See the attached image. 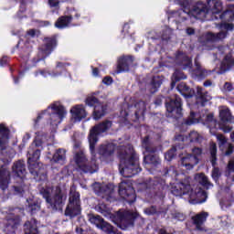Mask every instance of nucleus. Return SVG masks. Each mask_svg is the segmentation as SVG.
<instances>
[{
	"mask_svg": "<svg viewBox=\"0 0 234 234\" xmlns=\"http://www.w3.org/2000/svg\"><path fill=\"white\" fill-rule=\"evenodd\" d=\"M178 5L182 9L177 11L179 21H187L191 17L195 19H207L208 16H212V19H221V21L229 22L234 21V5L222 14V2L218 0H207V4L198 2L195 5V0H178ZM192 5H195L191 10Z\"/></svg>",
	"mask_w": 234,
	"mask_h": 234,
	"instance_id": "obj_1",
	"label": "nucleus"
},
{
	"mask_svg": "<svg viewBox=\"0 0 234 234\" xmlns=\"http://www.w3.org/2000/svg\"><path fill=\"white\" fill-rule=\"evenodd\" d=\"M41 151H43V141L37 137L27 151L29 173L37 182L47 180V166L37 162L41 156Z\"/></svg>",
	"mask_w": 234,
	"mask_h": 234,
	"instance_id": "obj_2",
	"label": "nucleus"
},
{
	"mask_svg": "<svg viewBox=\"0 0 234 234\" xmlns=\"http://www.w3.org/2000/svg\"><path fill=\"white\" fill-rule=\"evenodd\" d=\"M120 160L119 171L124 178H133L134 175L142 172L138 155L134 153V149L131 145L121 146L118 152Z\"/></svg>",
	"mask_w": 234,
	"mask_h": 234,
	"instance_id": "obj_3",
	"label": "nucleus"
},
{
	"mask_svg": "<svg viewBox=\"0 0 234 234\" xmlns=\"http://www.w3.org/2000/svg\"><path fill=\"white\" fill-rule=\"evenodd\" d=\"M40 195L45 198L46 202L49 204V207L53 211H61L63 206H65V200L63 199V193L61 189L54 187H42L40 189Z\"/></svg>",
	"mask_w": 234,
	"mask_h": 234,
	"instance_id": "obj_4",
	"label": "nucleus"
},
{
	"mask_svg": "<svg viewBox=\"0 0 234 234\" xmlns=\"http://www.w3.org/2000/svg\"><path fill=\"white\" fill-rule=\"evenodd\" d=\"M75 164L78 167V171L80 173H96L98 171V165H96V160L92 159L89 162L87 159V155L85 154V151L79 150L75 152L74 154Z\"/></svg>",
	"mask_w": 234,
	"mask_h": 234,
	"instance_id": "obj_5",
	"label": "nucleus"
},
{
	"mask_svg": "<svg viewBox=\"0 0 234 234\" xmlns=\"http://www.w3.org/2000/svg\"><path fill=\"white\" fill-rule=\"evenodd\" d=\"M12 169L13 173L17 176L16 185L13 186L15 195H23L27 187L25 181H23V178L27 176V166L25 165V161L19 160L14 163Z\"/></svg>",
	"mask_w": 234,
	"mask_h": 234,
	"instance_id": "obj_6",
	"label": "nucleus"
},
{
	"mask_svg": "<svg viewBox=\"0 0 234 234\" xmlns=\"http://www.w3.org/2000/svg\"><path fill=\"white\" fill-rule=\"evenodd\" d=\"M112 127V122L104 121L91 128L89 134V144H90V151L91 154H95L96 153V144H98V136L100 134L106 133Z\"/></svg>",
	"mask_w": 234,
	"mask_h": 234,
	"instance_id": "obj_7",
	"label": "nucleus"
},
{
	"mask_svg": "<svg viewBox=\"0 0 234 234\" xmlns=\"http://www.w3.org/2000/svg\"><path fill=\"white\" fill-rule=\"evenodd\" d=\"M81 215V199L79 192L75 190H70L69 204L65 210V216L74 218Z\"/></svg>",
	"mask_w": 234,
	"mask_h": 234,
	"instance_id": "obj_8",
	"label": "nucleus"
},
{
	"mask_svg": "<svg viewBox=\"0 0 234 234\" xmlns=\"http://www.w3.org/2000/svg\"><path fill=\"white\" fill-rule=\"evenodd\" d=\"M166 118L180 120L184 113L182 112V99L178 95L172 97L166 103Z\"/></svg>",
	"mask_w": 234,
	"mask_h": 234,
	"instance_id": "obj_9",
	"label": "nucleus"
},
{
	"mask_svg": "<svg viewBox=\"0 0 234 234\" xmlns=\"http://www.w3.org/2000/svg\"><path fill=\"white\" fill-rule=\"evenodd\" d=\"M145 109V101H138L134 106L128 107L127 111H122L121 114L122 116H124V118H129L130 116V120H132V122H138L140 117L144 116Z\"/></svg>",
	"mask_w": 234,
	"mask_h": 234,
	"instance_id": "obj_10",
	"label": "nucleus"
},
{
	"mask_svg": "<svg viewBox=\"0 0 234 234\" xmlns=\"http://www.w3.org/2000/svg\"><path fill=\"white\" fill-rule=\"evenodd\" d=\"M134 218H136V216L129 210H120L116 214V220L121 229H126L130 228V226H133Z\"/></svg>",
	"mask_w": 234,
	"mask_h": 234,
	"instance_id": "obj_11",
	"label": "nucleus"
},
{
	"mask_svg": "<svg viewBox=\"0 0 234 234\" xmlns=\"http://www.w3.org/2000/svg\"><path fill=\"white\" fill-rule=\"evenodd\" d=\"M43 41L44 44L41 47V50L45 56L38 58H33V63H39V61L45 59L47 56H50V54H52L54 51V48L58 47V38H56V37H47L43 39Z\"/></svg>",
	"mask_w": 234,
	"mask_h": 234,
	"instance_id": "obj_12",
	"label": "nucleus"
},
{
	"mask_svg": "<svg viewBox=\"0 0 234 234\" xmlns=\"http://www.w3.org/2000/svg\"><path fill=\"white\" fill-rule=\"evenodd\" d=\"M220 29L221 31L219 33H207L205 35V39L207 43H215L217 41H220L222 39H225V37L228 36V30H233V25L228 24V23H222L220 24Z\"/></svg>",
	"mask_w": 234,
	"mask_h": 234,
	"instance_id": "obj_13",
	"label": "nucleus"
},
{
	"mask_svg": "<svg viewBox=\"0 0 234 234\" xmlns=\"http://www.w3.org/2000/svg\"><path fill=\"white\" fill-rule=\"evenodd\" d=\"M119 195L126 200L128 204H134L136 202V194L134 193V188L131 184L127 182H122L119 186Z\"/></svg>",
	"mask_w": 234,
	"mask_h": 234,
	"instance_id": "obj_14",
	"label": "nucleus"
},
{
	"mask_svg": "<svg viewBox=\"0 0 234 234\" xmlns=\"http://www.w3.org/2000/svg\"><path fill=\"white\" fill-rule=\"evenodd\" d=\"M92 189L94 193L99 197H101V198H106V200H109V198H112V193H114V185H103L101 183H94L92 185Z\"/></svg>",
	"mask_w": 234,
	"mask_h": 234,
	"instance_id": "obj_15",
	"label": "nucleus"
},
{
	"mask_svg": "<svg viewBox=\"0 0 234 234\" xmlns=\"http://www.w3.org/2000/svg\"><path fill=\"white\" fill-rule=\"evenodd\" d=\"M51 110L53 112L49 115L51 120L50 123H52L53 125H58V123H61V122H63V118H65L67 111L65 110V107L58 103L51 104Z\"/></svg>",
	"mask_w": 234,
	"mask_h": 234,
	"instance_id": "obj_16",
	"label": "nucleus"
},
{
	"mask_svg": "<svg viewBox=\"0 0 234 234\" xmlns=\"http://www.w3.org/2000/svg\"><path fill=\"white\" fill-rule=\"evenodd\" d=\"M133 63H134V57L133 56H123L119 58L115 74H122V72H129L131 67H133Z\"/></svg>",
	"mask_w": 234,
	"mask_h": 234,
	"instance_id": "obj_17",
	"label": "nucleus"
},
{
	"mask_svg": "<svg viewBox=\"0 0 234 234\" xmlns=\"http://www.w3.org/2000/svg\"><path fill=\"white\" fill-rule=\"evenodd\" d=\"M21 224V218L15 214H10L6 217L5 231L6 234H14L17 227Z\"/></svg>",
	"mask_w": 234,
	"mask_h": 234,
	"instance_id": "obj_18",
	"label": "nucleus"
},
{
	"mask_svg": "<svg viewBox=\"0 0 234 234\" xmlns=\"http://www.w3.org/2000/svg\"><path fill=\"white\" fill-rule=\"evenodd\" d=\"M210 162L212 164V178L215 182H218V178H220V169L215 165H217V144H210Z\"/></svg>",
	"mask_w": 234,
	"mask_h": 234,
	"instance_id": "obj_19",
	"label": "nucleus"
},
{
	"mask_svg": "<svg viewBox=\"0 0 234 234\" xmlns=\"http://www.w3.org/2000/svg\"><path fill=\"white\" fill-rule=\"evenodd\" d=\"M175 63L178 67H181L183 70H186V69H191L193 67L191 58L182 51H178L176 54Z\"/></svg>",
	"mask_w": 234,
	"mask_h": 234,
	"instance_id": "obj_20",
	"label": "nucleus"
},
{
	"mask_svg": "<svg viewBox=\"0 0 234 234\" xmlns=\"http://www.w3.org/2000/svg\"><path fill=\"white\" fill-rule=\"evenodd\" d=\"M211 100V95L202 87H197V103L201 107H205L206 103Z\"/></svg>",
	"mask_w": 234,
	"mask_h": 234,
	"instance_id": "obj_21",
	"label": "nucleus"
},
{
	"mask_svg": "<svg viewBox=\"0 0 234 234\" xmlns=\"http://www.w3.org/2000/svg\"><path fill=\"white\" fill-rule=\"evenodd\" d=\"M70 112L75 122H81V120L87 118V111H85V106H83V104L74 106L70 110Z\"/></svg>",
	"mask_w": 234,
	"mask_h": 234,
	"instance_id": "obj_22",
	"label": "nucleus"
},
{
	"mask_svg": "<svg viewBox=\"0 0 234 234\" xmlns=\"http://www.w3.org/2000/svg\"><path fill=\"white\" fill-rule=\"evenodd\" d=\"M207 123H210L212 127H215V129H220L223 133H231L233 127L229 125H222L220 122H218L217 120H215L213 113H209L206 117Z\"/></svg>",
	"mask_w": 234,
	"mask_h": 234,
	"instance_id": "obj_23",
	"label": "nucleus"
},
{
	"mask_svg": "<svg viewBox=\"0 0 234 234\" xmlns=\"http://www.w3.org/2000/svg\"><path fill=\"white\" fill-rule=\"evenodd\" d=\"M191 191V185L189 183H178L172 188V193L176 197H183V195H187Z\"/></svg>",
	"mask_w": 234,
	"mask_h": 234,
	"instance_id": "obj_24",
	"label": "nucleus"
},
{
	"mask_svg": "<svg viewBox=\"0 0 234 234\" xmlns=\"http://www.w3.org/2000/svg\"><path fill=\"white\" fill-rule=\"evenodd\" d=\"M207 217H209V214L207 212H204V211L192 217L193 224H194V226H196V228H197V229H198V231L204 230V227H202V226L204 225V222H206V220H207Z\"/></svg>",
	"mask_w": 234,
	"mask_h": 234,
	"instance_id": "obj_25",
	"label": "nucleus"
},
{
	"mask_svg": "<svg viewBox=\"0 0 234 234\" xmlns=\"http://www.w3.org/2000/svg\"><path fill=\"white\" fill-rule=\"evenodd\" d=\"M10 185V170L2 167L0 169V189L2 191H6L8 186Z\"/></svg>",
	"mask_w": 234,
	"mask_h": 234,
	"instance_id": "obj_26",
	"label": "nucleus"
},
{
	"mask_svg": "<svg viewBox=\"0 0 234 234\" xmlns=\"http://www.w3.org/2000/svg\"><path fill=\"white\" fill-rule=\"evenodd\" d=\"M233 67H234V58H233V55H231V52H229L225 56V58L221 62L219 74H224V72H228V70H231Z\"/></svg>",
	"mask_w": 234,
	"mask_h": 234,
	"instance_id": "obj_27",
	"label": "nucleus"
},
{
	"mask_svg": "<svg viewBox=\"0 0 234 234\" xmlns=\"http://www.w3.org/2000/svg\"><path fill=\"white\" fill-rule=\"evenodd\" d=\"M198 164V157L189 154L181 158V165L186 169H193Z\"/></svg>",
	"mask_w": 234,
	"mask_h": 234,
	"instance_id": "obj_28",
	"label": "nucleus"
},
{
	"mask_svg": "<svg viewBox=\"0 0 234 234\" xmlns=\"http://www.w3.org/2000/svg\"><path fill=\"white\" fill-rule=\"evenodd\" d=\"M189 200L194 202V204H203V202H206L207 200V192L205 190H202V188H199L197 192L196 195L193 196L191 194L188 196Z\"/></svg>",
	"mask_w": 234,
	"mask_h": 234,
	"instance_id": "obj_29",
	"label": "nucleus"
},
{
	"mask_svg": "<svg viewBox=\"0 0 234 234\" xmlns=\"http://www.w3.org/2000/svg\"><path fill=\"white\" fill-rule=\"evenodd\" d=\"M144 213L148 216L156 215L157 217H165V215H167V208L156 207V206H150L144 209Z\"/></svg>",
	"mask_w": 234,
	"mask_h": 234,
	"instance_id": "obj_30",
	"label": "nucleus"
},
{
	"mask_svg": "<svg viewBox=\"0 0 234 234\" xmlns=\"http://www.w3.org/2000/svg\"><path fill=\"white\" fill-rule=\"evenodd\" d=\"M220 125L222 123H234V117L231 115V111L228 108H223L219 111Z\"/></svg>",
	"mask_w": 234,
	"mask_h": 234,
	"instance_id": "obj_31",
	"label": "nucleus"
},
{
	"mask_svg": "<svg viewBox=\"0 0 234 234\" xmlns=\"http://www.w3.org/2000/svg\"><path fill=\"white\" fill-rule=\"evenodd\" d=\"M24 233L39 234V230H37V220L36 218H31L24 224Z\"/></svg>",
	"mask_w": 234,
	"mask_h": 234,
	"instance_id": "obj_32",
	"label": "nucleus"
},
{
	"mask_svg": "<svg viewBox=\"0 0 234 234\" xmlns=\"http://www.w3.org/2000/svg\"><path fill=\"white\" fill-rule=\"evenodd\" d=\"M72 16H62L57 19L55 27L60 30L63 28H69V27H70V23H72Z\"/></svg>",
	"mask_w": 234,
	"mask_h": 234,
	"instance_id": "obj_33",
	"label": "nucleus"
},
{
	"mask_svg": "<svg viewBox=\"0 0 234 234\" xmlns=\"http://www.w3.org/2000/svg\"><path fill=\"white\" fill-rule=\"evenodd\" d=\"M162 83H164V77L154 76L152 78V80H151L150 84H148V87L150 89V92L152 94H154V92H157L158 88L162 86Z\"/></svg>",
	"mask_w": 234,
	"mask_h": 234,
	"instance_id": "obj_34",
	"label": "nucleus"
},
{
	"mask_svg": "<svg viewBox=\"0 0 234 234\" xmlns=\"http://www.w3.org/2000/svg\"><path fill=\"white\" fill-rule=\"evenodd\" d=\"M178 92L182 94V96H185V98H193V95L195 94V90H193L187 84L181 82L176 87Z\"/></svg>",
	"mask_w": 234,
	"mask_h": 234,
	"instance_id": "obj_35",
	"label": "nucleus"
},
{
	"mask_svg": "<svg viewBox=\"0 0 234 234\" xmlns=\"http://www.w3.org/2000/svg\"><path fill=\"white\" fill-rule=\"evenodd\" d=\"M182 80H187V75L180 69H176L172 75L171 89H175V87H176V83H178V81H182Z\"/></svg>",
	"mask_w": 234,
	"mask_h": 234,
	"instance_id": "obj_36",
	"label": "nucleus"
},
{
	"mask_svg": "<svg viewBox=\"0 0 234 234\" xmlns=\"http://www.w3.org/2000/svg\"><path fill=\"white\" fill-rule=\"evenodd\" d=\"M66 153L67 152L65 151V149H58L53 154L52 161L55 164H60L61 165H63V164H65V160H67Z\"/></svg>",
	"mask_w": 234,
	"mask_h": 234,
	"instance_id": "obj_37",
	"label": "nucleus"
},
{
	"mask_svg": "<svg viewBox=\"0 0 234 234\" xmlns=\"http://www.w3.org/2000/svg\"><path fill=\"white\" fill-rule=\"evenodd\" d=\"M142 145L146 153H156V151H158V148L154 145V143L151 141V138L148 135L143 139Z\"/></svg>",
	"mask_w": 234,
	"mask_h": 234,
	"instance_id": "obj_38",
	"label": "nucleus"
},
{
	"mask_svg": "<svg viewBox=\"0 0 234 234\" xmlns=\"http://www.w3.org/2000/svg\"><path fill=\"white\" fill-rule=\"evenodd\" d=\"M27 211L31 215H36V213L41 210V203L37 200L34 199H27Z\"/></svg>",
	"mask_w": 234,
	"mask_h": 234,
	"instance_id": "obj_39",
	"label": "nucleus"
},
{
	"mask_svg": "<svg viewBox=\"0 0 234 234\" xmlns=\"http://www.w3.org/2000/svg\"><path fill=\"white\" fill-rule=\"evenodd\" d=\"M115 149L116 146L114 145V144H102L100 146L99 153L102 156H111V154H114Z\"/></svg>",
	"mask_w": 234,
	"mask_h": 234,
	"instance_id": "obj_40",
	"label": "nucleus"
},
{
	"mask_svg": "<svg viewBox=\"0 0 234 234\" xmlns=\"http://www.w3.org/2000/svg\"><path fill=\"white\" fill-rule=\"evenodd\" d=\"M160 163L161 160L157 154H150L144 157V164H145V165H153V167H156Z\"/></svg>",
	"mask_w": 234,
	"mask_h": 234,
	"instance_id": "obj_41",
	"label": "nucleus"
},
{
	"mask_svg": "<svg viewBox=\"0 0 234 234\" xmlns=\"http://www.w3.org/2000/svg\"><path fill=\"white\" fill-rule=\"evenodd\" d=\"M99 229H101V231H103L105 234H122L118 229L107 221H103Z\"/></svg>",
	"mask_w": 234,
	"mask_h": 234,
	"instance_id": "obj_42",
	"label": "nucleus"
},
{
	"mask_svg": "<svg viewBox=\"0 0 234 234\" xmlns=\"http://www.w3.org/2000/svg\"><path fill=\"white\" fill-rule=\"evenodd\" d=\"M107 111V106L103 103H97L94 107L93 111V118L94 120H100V118H102V116L105 114Z\"/></svg>",
	"mask_w": 234,
	"mask_h": 234,
	"instance_id": "obj_43",
	"label": "nucleus"
},
{
	"mask_svg": "<svg viewBox=\"0 0 234 234\" xmlns=\"http://www.w3.org/2000/svg\"><path fill=\"white\" fill-rule=\"evenodd\" d=\"M196 178L204 189H211V187H213V184L209 182V179L204 174L201 173L197 175Z\"/></svg>",
	"mask_w": 234,
	"mask_h": 234,
	"instance_id": "obj_44",
	"label": "nucleus"
},
{
	"mask_svg": "<svg viewBox=\"0 0 234 234\" xmlns=\"http://www.w3.org/2000/svg\"><path fill=\"white\" fill-rule=\"evenodd\" d=\"M87 217H88L89 222H90V224H94V226H96L99 229L101 227V225L105 221L103 218L96 214H88Z\"/></svg>",
	"mask_w": 234,
	"mask_h": 234,
	"instance_id": "obj_45",
	"label": "nucleus"
},
{
	"mask_svg": "<svg viewBox=\"0 0 234 234\" xmlns=\"http://www.w3.org/2000/svg\"><path fill=\"white\" fill-rule=\"evenodd\" d=\"M188 140L192 144H201L203 137L197 132L192 131V132H190V133L188 135Z\"/></svg>",
	"mask_w": 234,
	"mask_h": 234,
	"instance_id": "obj_46",
	"label": "nucleus"
},
{
	"mask_svg": "<svg viewBox=\"0 0 234 234\" xmlns=\"http://www.w3.org/2000/svg\"><path fill=\"white\" fill-rule=\"evenodd\" d=\"M183 123L185 125H193L195 123H198V118L197 117V113L195 112H191L190 115L184 120Z\"/></svg>",
	"mask_w": 234,
	"mask_h": 234,
	"instance_id": "obj_47",
	"label": "nucleus"
},
{
	"mask_svg": "<svg viewBox=\"0 0 234 234\" xmlns=\"http://www.w3.org/2000/svg\"><path fill=\"white\" fill-rule=\"evenodd\" d=\"M95 210H97L98 213H101L104 217H107L109 215V207L104 203H99L95 206Z\"/></svg>",
	"mask_w": 234,
	"mask_h": 234,
	"instance_id": "obj_48",
	"label": "nucleus"
},
{
	"mask_svg": "<svg viewBox=\"0 0 234 234\" xmlns=\"http://www.w3.org/2000/svg\"><path fill=\"white\" fill-rule=\"evenodd\" d=\"M171 217L174 220H176L177 222H184V220H186V214L178 210L172 211Z\"/></svg>",
	"mask_w": 234,
	"mask_h": 234,
	"instance_id": "obj_49",
	"label": "nucleus"
},
{
	"mask_svg": "<svg viewBox=\"0 0 234 234\" xmlns=\"http://www.w3.org/2000/svg\"><path fill=\"white\" fill-rule=\"evenodd\" d=\"M151 185L153 186L154 189H155V191L157 190L160 193H162V191L166 187L165 182H160V180H154L153 183H151Z\"/></svg>",
	"mask_w": 234,
	"mask_h": 234,
	"instance_id": "obj_50",
	"label": "nucleus"
},
{
	"mask_svg": "<svg viewBox=\"0 0 234 234\" xmlns=\"http://www.w3.org/2000/svg\"><path fill=\"white\" fill-rule=\"evenodd\" d=\"M39 74L41 76H43L44 78H47V76H52L53 78H56L58 76H61V73H56V72L50 73V72H48V71H47L45 69H39V70L35 72V76L36 77L39 76Z\"/></svg>",
	"mask_w": 234,
	"mask_h": 234,
	"instance_id": "obj_51",
	"label": "nucleus"
},
{
	"mask_svg": "<svg viewBox=\"0 0 234 234\" xmlns=\"http://www.w3.org/2000/svg\"><path fill=\"white\" fill-rule=\"evenodd\" d=\"M85 103L89 107H96L98 103H101V102H98V98H95L94 95H90L86 98Z\"/></svg>",
	"mask_w": 234,
	"mask_h": 234,
	"instance_id": "obj_52",
	"label": "nucleus"
},
{
	"mask_svg": "<svg viewBox=\"0 0 234 234\" xmlns=\"http://www.w3.org/2000/svg\"><path fill=\"white\" fill-rule=\"evenodd\" d=\"M176 156V147H172L165 154V160H167V162H171Z\"/></svg>",
	"mask_w": 234,
	"mask_h": 234,
	"instance_id": "obj_53",
	"label": "nucleus"
},
{
	"mask_svg": "<svg viewBox=\"0 0 234 234\" xmlns=\"http://www.w3.org/2000/svg\"><path fill=\"white\" fill-rule=\"evenodd\" d=\"M173 34V31L170 28H166L163 30L161 38L163 41H169L171 39V36Z\"/></svg>",
	"mask_w": 234,
	"mask_h": 234,
	"instance_id": "obj_54",
	"label": "nucleus"
},
{
	"mask_svg": "<svg viewBox=\"0 0 234 234\" xmlns=\"http://www.w3.org/2000/svg\"><path fill=\"white\" fill-rule=\"evenodd\" d=\"M164 176H176V170L175 169V166H170L169 168H165L163 170Z\"/></svg>",
	"mask_w": 234,
	"mask_h": 234,
	"instance_id": "obj_55",
	"label": "nucleus"
},
{
	"mask_svg": "<svg viewBox=\"0 0 234 234\" xmlns=\"http://www.w3.org/2000/svg\"><path fill=\"white\" fill-rule=\"evenodd\" d=\"M195 67L197 68V74H199V76L206 74V69H202V65H200V62L198 61V57L195 58Z\"/></svg>",
	"mask_w": 234,
	"mask_h": 234,
	"instance_id": "obj_56",
	"label": "nucleus"
},
{
	"mask_svg": "<svg viewBox=\"0 0 234 234\" xmlns=\"http://www.w3.org/2000/svg\"><path fill=\"white\" fill-rule=\"evenodd\" d=\"M231 173H234V161H229L225 172V176H231Z\"/></svg>",
	"mask_w": 234,
	"mask_h": 234,
	"instance_id": "obj_57",
	"label": "nucleus"
},
{
	"mask_svg": "<svg viewBox=\"0 0 234 234\" xmlns=\"http://www.w3.org/2000/svg\"><path fill=\"white\" fill-rule=\"evenodd\" d=\"M8 133H10V131L8 130V128H6V126H5L4 124L0 125V134L2 136V138H8Z\"/></svg>",
	"mask_w": 234,
	"mask_h": 234,
	"instance_id": "obj_58",
	"label": "nucleus"
},
{
	"mask_svg": "<svg viewBox=\"0 0 234 234\" xmlns=\"http://www.w3.org/2000/svg\"><path fill=\"white\" fill-rule=\"evenodd\" d=\"M217 140L219 142L220 145H225L228 143V140L224 136V134L218 133Z\"/></svg>",
	"mask_w": 234,
	"mask_h": 234,
	"instance_id": "obj_59",
	"label": "nucleus"
},
{
	"mask_svg": "<svg viewBox=\"0 0 234 234\" xmlns=\"http://www.w3.org/2000/svg\"><path fill=\"white\" fill-rule=\"evenodd\" d=\"M69 63H63V62H57V69H60V71L58 72L57 74H61L62 70H65V69H67V67H69Z\"/></svg>",
	"mask_w": 234,
	"mask_h": 234,
	"instance_id": "obj_60",
	"label": "nucleus"
},
{
	"mask_svg": "<svg viewBox=\"0 0 234 234\" xmlns=\"http://www.w3.org/2000/svg\"><path fill=\"white\" fill-rule=\"evenodd\" d=\"M234 146L231 144H229L227 150L225 151V156H231L233 154Z\"/></svg>",
	"mask_w": 234,
	"mask_h": 234,
	"instance_id": "obj_61",
	"label": "nucleus"
},
{
	"mask_svg": "<svg viewBox=\"0 0 234 234\" xmlns=\"http://www.w3.org/2000/svg\"><path fill=\"white\" fill-rule=\"evenodd\" d=\"M200 154H202V148L195 147L192 149V156L197 158V156H200Z\"/></svg>",
	"mask_w": 234,
	"mask_h": 234,
	"instance_id": "obj_62",
	"label": "nucleus"
},
{
	"mask_svg": "<svg viewBox=\"0 0 234 234\" xmlns=\"http://www.w3.org/2000/svg\"><path fill=\"white\" fill-rule=\"evenodd\" d=\"M218 50L219 54H226V52H229V47L219 46V47H218Z\"/></svg>",
	"mask_w": 234,
	"mask_h": 234,
	"instance_id": "obj_63",
	"label": "nucleus"
},
{
	"mask_svg": "<svg viewBox=\"0 0 234 234\" xmlns=\"http://www.w3.org/2000/svg\"><path fill=\"white\" fill-rule=\"evenodd\" d=\"M224 89L228 91V92H231V90H233V84H231V82H225L224 84Z\"/></svg>",
	"mask_w": 234,
	"mask_h": 234,
	"instance_id": "obj_64",
	"label": "nucleus"
}]
</instances>
